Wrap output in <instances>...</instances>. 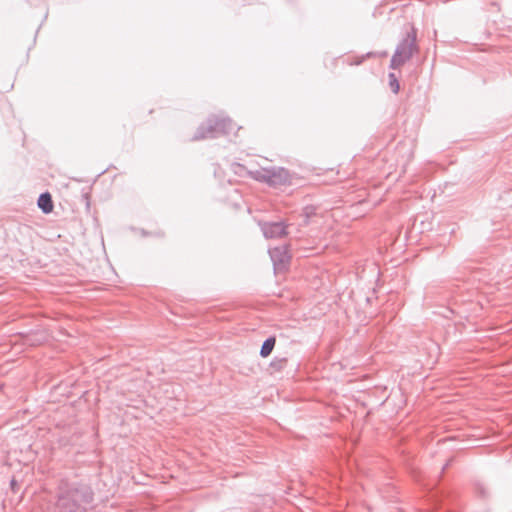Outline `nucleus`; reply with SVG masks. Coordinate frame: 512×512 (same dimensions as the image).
<instances>
[{
    "label": "nucleus",
    "mask_w": 512,
    "mask_h": 512,
    "mask_svg": "<svg viewBox=\"0 0 512 512\" xmlns=\"http://www.w3.org/2000/svg\"><path fill=\"white\" fill-rule=\"evenodd\" d=\"M257 181L268 183L272 186L284 185L290 182V174L284 168L261 169L253 172Z\"/></svg>",
    "instance_id": "1"
},
{
    "label": "nucleus",
    "mask_w": 512,
    "mask_h": 512,
    "mask_svg": "<svg viewBox=\"0 0 512 512\" xmlns=\"http://www.w3.org/2000/svg\"><path fill=\"white\" fill-rule=\"evenodd\" d=\"M271 258L277 271H283L290 263V255L285 247L271 250Z\"/></svg>",
    "instance_id": "2"
},
{
    "label": "nucleus",
    "mask_w": 512,
    "mask_h": 512,
    "mask_svg": "<svg viewBox=\"0 0 512 512\" xmlns=\"http://www.w3.org/2000/svg\"><path fill=\"white\" fill-rule=\"evenodd\" d=\"M412 53H413V45L412 44H407V45L402 46L393 55V57L391 59V67L394 69L400 67L412 56Z\"/></svg>",
    "instance_id": "3"
},
{
    "label": "nucleus",
    "mask_w": 512,
    "mask_h": 512,
    "mask_svg": "<svg viewBox=\"0 0 512 512\" xmlns=\"http://www.w3.org/2000/svg\"><path fill=\"white\" fill-rule=\"evenodd\" d=\"M211 128L217 134L228 135L235 129V124L228 119H217Z\"/></svg>",
    "instance_id": "4"
},
{
    "label": "nucleus",
    "mask_w": 512,
    "mask_h": 512,
    "mask_svg": "<svg viewBox=\"0 0 512 512\" xmlns=\"http://www.w3.org/2000/svg\"><path fill=\"white\" fill-rule=\"evenodd\" d=\"M38 206L44 213H50L53 210V202L49 193L41 194L38 199Z\"/></svg>",
    "instance_id": "5"
},
{
    "label": "nucleus",
    "mask_w": 512,
    "mask_h": 512,
    "mask_svg": "<svg viewBox=\"0 0 512 512\" xmlns=\"http://www.w3.org/2000/svg\"><path fill=\"white\" fill-rule=\"evenodd\" d=\"M265 233L271 237H280L286 234L285 227L282 224L275 223L272 224L268 229L265 230Z\"/></svg>",
    "instance_id": "6"
},
{
    "label": "nucleus",
    "mask_w": 512,
    "mask_h": 512,
    "mask_svg": "<svg viewBox=\"0 0 512 512\" xmlns=\"http://www.w3.org/2000/svg\"><path fill=\"white\" fill-rule=\"evenodd\" d=\"M275 342H276V339L274 337H270L263 343L261 350H260V355L263 358H266L270 355V353L272 352V350L275 346Z\"/></svg>",
    "instance_id": "7"
},
{
    "label": "nucleus",
    "mask_w": 512,
    "mask_h": 512,
    "mask_svg": "<svg viewBox=\"0 0 512 512\" xmlns=\"http://www.w3.org/2000/svg\"><path fill=\"white\" fill-rule=\"evenodd\" d=\"M389 85L395 94L399 92L400 85L396 76L393 73L389 75Z\"/></svg>",
    "instance_id": "8"
}]
</instances>
